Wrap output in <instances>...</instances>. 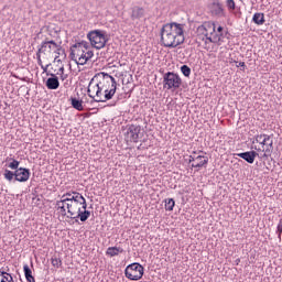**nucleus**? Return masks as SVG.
<instances>
[{
	"mask_svg": "<svg viewBox=\"0 0 282 282\" xmlns=\"http://www.w3.org/2000/svg\"><path fill=\"white\" fill-rule=\"evenodd\" d=\"M185 24L172 22L166 23L161 29V43L163 47H178L183 45L186 37H184Z\"/></svg>",
	"mask_w": 282,
	"mask_h": 282,
	"instance_id": "obj_1",
	"label": "nucleus"
},
{
	"mask_svg": "<svg viewBox=\"0 0 282 282\" xmlns=\"http://www.w3.org/2000/svg\"><path fill=\"white\" fill-rule=\"evenodd\" d=\"M97 76L101 78L97 85L99 86L100 94H102L104 102H107V100H111V98L116 96L118 82H116V78L108 73H99Z\"/></svg>",
	"mask_w": 282,
	"mask_h": 282,
	"instance_id": "obj_2",
	"label": "nucleus"
},
{
	"mask_svg": "<svg viewBox=\"0 0 282 282\" xmlns=\"http://www.w3.org/2000/svg\"><path fill=\"white\" fill-rule=\"evenodd\" d=\"M87 39L95 50H102V47L109 43V34L102 30H94L88 32Z\"/></svg>",
	"mask_w": 282,
	"mask_h": 282,
	"instance_id": "obj_3",
	"label": "nucleus"
},
{
	"mask_svg": "<svg viewBox=\"0 0 282 282\" xmlns=\"http://www.w3.org/2000/svg\"><path fill=\"white\" fill-rule=\"evenodd\" d=\"M124 275L130 281H140L144 276V267L138 262H133L126 268Z\"/></svg>",
	"mask_w": 282,
	"mask_h": 282,
	"instance_id": "obj_4",
	"label": "nucleus"
},
{
	"mask_svg": "<svg viewBox=\"0 0 282 282\" xmlns=\"http://www.w3.org/2000/svg\"><path fill=\"white\" fill-rule=\"evenodd\" d=\"M86 50H89V42L80 41L70 46V61H75L78 64L79 58H84ZM78 58V59H77Z\"/></svg>",
	"mask_w": 282,
	"mask_h": 282,
	"instance_id": "obj_5",
	"label": "nucleus"
},
{
	"mask_svg": "<svg viewBox=\"0 0 282 282\" xmlns=\"http://www.w3.org/2000/svg\"><path fill=\"white\" fill-rule=\"evenodd\" d=\"M164 89H180L182 87V77L174 72H167L163 75Z\"/></svg>",
	"mask_w": 282,
	"mask_h": 282,
	"instance_id": "obj_6",
	"label": "nucleus"
},
{
	"mask_svg": "<svg viewBox=\"0 0 282 282\" xmlns=\"http://www.w3.org/2000/svg\"><path fill=\"white\" fill-rule=\"evenodd\" d=\"M94 78L89 82L87 94L89 98H93L94 102H105L102 99V93H100V87L98 83L94 85Z\"/></svg>",
	"mask_w": 282,
	"mask_h": 282,
	"instance_id": "obj_7",
	"label": "nucleus"
},
{
	"mask_svg": "<svg viewBox=\"0 0 282 282\" xmlns=\"http://www.w3.org/2000/svg\"><path fill=\"white\" fill-rule=\"evenodd\" d=\"M140 131H142V127L138 124H128V129L126 132V138L129 142H138L140 140Z\"/></svg>",
	"mask_w": 282,
	"mask_h": 282,
	"instance_id": "obj_8",
	"label": "nucleus"
},
{
	"mask_svg": "<svg viewBox=\"0 0 282 282\" xmlns=\"http://www.w3.org/2000/svg\"><path fill=\"white\" fill-rule=\"evenodd\" d=\"M256 151L262 152L263 158H270L272 155V152L274 151V141H265L264 139L262 140V148H254Z\"/></svg>",
	"mask_w": 282,
	"mask_h": 282,
	"instance_id": "obj_9",
	"label": "nucleus"
},
{
	"mask_svg": "<svg viewBox=\"0 0 282 282\" xmlns=\"http://www.w3.org/2000/svg\"><path fill=\"white\" fill-rule=\"evenodd\" d=\"M56 47H58V44L54 40L46 39L37 51L39 54H45V52H56Z\"/></svg>",
	"mask_w": 282,
	"mask_h": 282,
	"instance_id": "obj_10",
	"label": "nucleus"
},
{
	"mask_svg": "<svg viewBox=\"0 0 282 282\" xmlns=\"http://www.w3.org/2000/svg\"><path fill=\"white\" fill-rule=\"evenodd\" d=\"M235 155H237V158H241V160H245V162H248V164H254V160L259 158V153L254 150L236 153Z\"/></svg>",
	"mask_w": 282,
	"mask_h": 282,
	"instance_id": "obj_11",
	"label": "nucleus"
},
{
	"mask_svg": "<svg viewBox=\"0 0 282 282\" xmlns=\"http://www.w3.org/2000/svg\"><path fill=\"white\" fill-rule=\"evenodd\" d=\"M30 175H32L30 169L20 167L19 170H15V182H28Z\"/></svg>",
	"mask_w": 282,
	"mask_h": 282,
	"instance_id": "obj_12",
	"label": "nucleus"
},
{
	"mask_svg": "<svg viewBox=\"0 0 282 282\" xmlns=\"http://www.w3.org/2000/svg\"><path fill=\"white\" fill-rule=\"evenodd\" d=\"M144 14H147L144 8L135 6L131 8L130 19L131 21H140V19H143Z\"/></svg>",
	"mask_w": 282,
	"mask_h": 282,
	"instance_id": "obj_13",
	"label": "nucleus"
},
{
	"mask_svg": "<svg viewBox=\"0 0 282 282\" xmlns=\"http://www.w3.org/2000/svg\"><path fill=\"white\" fill-rule=\"evenodd\" d=\"M66 199H68V202H75L76 204H79V206H82L84 209L87 208V200L85 199V196L78 192H73V197H68Z\"/></svg>",
	"mask_w": 282,
	"mask_h": 282,
	"instance_id": "obj_14",
	"label": "nucleus"
},
{
	"mask_svg": "<svg viewBox=\"0 0 282 282\" xmlns=\"http://www.w3.org/2000/svg\"><path fill=\"white\" fill-rule=\"evenodd\" d=\"M45 85L47 89H51V90L58 89V87H61V82L58 80V76H56L55 74H51V77L46 79Z\"/></svg>",
	"mask_w": 282,
	"mask_h": 282,
	"instance_id": "obj_15",
	"label": "nucleus"
},
{
	"mask_svg": "<svg viewBox=\"0 0 282 282\" xmlns=\"http://www.w3.org/2000/svg\"><path fill=\"white\" fill-rule=\"evenodd\" d=\"M83 210L79 207V212H77L75 216L70 217V219H80L83 223L87 221V219L91 217V212L87 210V208H83Z\"/></svg>",
	"mask_w": 282,
	"mask_h": 282,
	"instance_id": "obj_16",
	"label": "nucleus"
},
{
	"mask_svg": "<svg viewBox=\"0 0 282 282\" xmlns=\"http://www.w3.org/2000/svg\"><path fill=\"white\" fill-rule=\"evenodd\" d=\"M69 102H70L73 109H76V111H85V106H83L82 99H78L76 97H70Z\"/></svg>",
	"mask_w": 282,
	"mask_h": 282,
	"instance_id": "obj_17",
	"label": "nucleus"
},
{
	"mask_svg": "<svg viewBox=\"0 0 282 282\" xmlns=\"http://www.w3.org/2000/svg\"><path fill=\"white\" fill-rule=\"evenodd\" d=\"M90 58H94V51L88 48L85 51L84 56L78 58L77 65H87Z\"/></svg>",
	"mask_w": 282,
	"mask_h": 282,
	"instance_id": "obj_18",
	"label": "nucleus"
},
{
	"mask_svg": "<svg viewBox=\"0 0 282 282\" xmlns=\"http://www.w3.org/2000/svg\"><path fill=\"white\" fill-rule=\"evenodd\" d=\"M208 164V156L200 155V160H196L195 163H192V169H204Z\"/></svg>",
	"mask_w": 282,
	"mask_h": 282,
	"instance_id": "obj_19",
	"label": "nucleus"
},
{
	"mask_svg": "<svg viewBox=\"0 0 282 282\" xmlns=\"http://www.w3.org/2000/svg\"><path fill=\"white\" fill-rule=\"evenodd\" d=\"M67 202H69V199H67V198L56 202V208H57V210L61 212L62 217L67 216V209H65V204H67Z\"/></svg>",
	"mask_w": 282,
	"mask_h": 282,
	"instance_id": "obj_20",
	"label": "nucleus"
},
{
	"mask_svg": "<svg viewBox=\"0 0 282 282\" xmlns=\"http://www.w3.org/2000/svg\"><path fill=\"white\" fill-rule=\"evenodd\" d=\"M124 252V249L121 247H109L106 251V254L108 257H118V254H122Z\"/></svg>",
	"mask_w": 282,
	"mask_h": 282,
	"instance_id": "obj_21",
	"label": "nucleus"
},
{
	"mask_svg": "<svg viewBox=\"0 0 282 282\" xmlns=\"http://www.w3.org/2000/svg\"><path fill=\"white\" fill-rule=\"evenodd\" d=\"M79 207L80 206H76V205L72 204V202L66 204L67 213H68V215H70L69 216L70 218L78 215Z\"/></svg>",
	"mask_w": 282,
	"mask_h": 282,
	"instance_id": "obj_22",
	"label": "nucleus"
},
{
	"mask_svg": "<svg viewBox=\"0 0 282 282\" xmlns=\"http://www.w3.org/2000/svg\"><path fill=\"white\" fill-rule=\"evenodd\" d=\"M252 21L256 25H263V23H265V14L254 13L252 17Z\"/></svg>",
	"mask_w": 282,
	"mask_h": 282,
	"instance_id": "obj_23",
	"label": "nucleus"
},
{
	"mask_svg": "<svg viewBox=\"0 0 282 282\" xmlns=\"http://www.w3.org/2000/svg\"><path fill=\"white\" fill-rule=\"evenodd\" d=\"M23 271H24V276L28 282H36V280L34 279V275H32V269H30V265L24 264Z\"/></svg>",
	"mask_w": 282,
	"mask_h": 282,
	"instance_id": "obj_24",
	"label": "nucleus"
},
{
	"mask_svg": "<svg viewBox=\"0 0 282 282\" xmlns=\"http://www.w3.org/2000/svg\"><path fill=\"white\" fill-rule=\"evenodd\" d=\"M0 282H14L12 274L0 270Z\"/></svg>",
	"mask_w": 282,
	"mask_h": 282,
	"instance_id": "obj_25",
	"label": "nucleus"
},
{
	"mask_svg": "<svg viewBox=\"0 0 282 282\" xmlns=\"http://www.w3.org/2000/svg\"><path fill=\"white\" fill-rule=\"evenodd\" d=\"M4 180L8 182H12V180H17V171L12 172L10 170H4Z\"/></svg>",
	"mask_w": 282,
	"mask_h": 282,
	"instance_id": "obj_26",
	"label": "nucleus"
},
{
	"mask_svg": "<svg viewBox=\"0 0 282 282\" xmlns=\"http://www.w3.org/2000/svg\"><path fill=\"white\" fill-rule=\"evenodd\" d=\"M54 53L57 54L55 56V61H58V56H64V58H67V53H65V48H63L61 45L55 48Z\"/></svg>",
	"mask_w": 282,
	"mask_h": 282,
	"instance_id": "obj_27",
	"label": "nucleus"
},
{
	"mask_svg": "<svg viewBox=\"0 0 282 282\" xmlns=\"http://www.w3.org/2000/svg\"><path fill=\"white\" fill-rule=\"evenodd\" d=\"M11 160L12 162L9 163V169H11L12 171H19V164H21V162H19L18 160H14V159H7V162Z\"/></svg>",
	"mask_w": 282,
	"mask_h": 282,
	"instance_id": "obj_28",
	"label": "nucleus"
},
{
	"mask_svg": "<svg viewBox=\"0 0 282 282\" xmlns=\"http://www.w3.org/2000/svg\"><path fill=\"white\" fill-rule=\"evenodd\" d=\"M175 208V199L173 198H166L165 199V210H173Z\"/></svg>",
	"mask_w": 282,
	"mask_h": 282,
	"instance_id": "obj_29",
	"label": "nucleus"
},
{
	"mask_svg": "<svg viewBox=\"0 0 282 282\" xmlns=\"http://www.w3.org/2000/svg\"><path fill=\"white\" fill-rule=\"evenodd\" d=\"M51 263L53 268H61L63 265V261L61 260V258H56V257H53L51 259Z\"/></svg>",
	"mask_w": 282,
	"mask_h": 282,
	"instance_id": "obj_30",
	"label": "nucleus"
},
{
	"mask_svg": "<svg viewBox=\"0 0 282 282\" xmlns=\"http://www.w3.org/2000/svg\"><path fill=\"white\" fill-rule=\"evenodd\" d=\"M181 72H182L183 76H185V78L191 77V68L188 67V65L181 66Z\"/></svg>",
	"mask_w": 282,
	"mask_h": 282,
	"instance_id": "obj_31",
	"label": "nucleus"
},
{
	"mask_svg": "<svg viewBox=\"0 0 282 282\" xmlns=\"http://www.w3.org/2000/svg\"><path fill=\"white\" fill-rule=\"evenodd\" d=\"M203 25H206L207 33L213 35V33L215 32V23L205 22V23H203Z\"/></svg>",
	"mask_w": 282,
	"mask_h": 282,
	"instance_id": "obj_32",
	"label": "nucleus"
},
{
	"mask_svg": "<svg viewBox=\"0 0 282 282\" xmlns=\"http://www.w3.org/2000/svg\"><path fill=\"white\" fill-rule=\"evenodd\" d=\"M197 160H202V155H197V152H193V154L189 155L188 163L195 164V162H197Z\"/></svg>",
	"mask_w": 282,
	"mask_h": 282,
	"instance_id": "obj_33",
	"label": "nucleus"
},
{
	"mask_svg": "<svg viewBox=\"0 0 282 282\" xmlns=\"http://www.w3.org/2000/svg\"><path fill=\"white\" fill-rule=\"evenodd\" d=\"M207 26L206 25H204V24H202V25H199L198 28H197V32L199 33V34H202L203 36H208V31H207V29H206Z\"/></svg>",
	"mask_w": 282,
	"mask_h": 282,
	"instance_id": "obj_34",
	"label": "nucleus"
},
{
	"mask_svg": "<svg viewBox=\"0 0 282 282\" xmlns=\"http://www.w3.org/2000/svg\"><path fill=\"white\" fill-rule=\"evenodd\" d=\"M216 8L214 9L215 14H224V8L221 7V3H216Z\"/></svg>",
	"mask_w": 282,
	"mask_h": 282,
	"instance_id": "obj_35",
	"label": "nucleus"
},
{
	"mask_svg": "<svg viewBox=\"0 0 282 282\" xmlns=\"http://www.w3.org/2000/svg\"><path fill=\"white\" fill-rule=\"evenodd\" d=\"M276 235L278 238L281 239V235H282V218L279 220L278 227H276Z\"/></svg>",
	"mask_w": 282,
	"mask_h": 282,
	"instance_id": "obj_36",
	"label": "nucleus"
},
{
	"mask_svg": "<svg viewBox=\"0 0 282 282\" xmlns=\"http://www.w3.org/2000/svg\"><path fill=\"white\" fill-rule=\"evenodd\" d=\"M254 142L262 145L263 144V134H257L254 137Z\"/></svg>",
	"mask_w": 282,
	"mask_h": 282,
	"instance_id": "obj_37",
	"label": "nucleus"
},
{
	"mask_svg": "<svg viewBox=\"0 0 282 282\" xmlns=\"http://www.w3.org/2000/svg\"><path fill=\"white\" fill-rule=\"evenodd\" d=\"M227 8L229 10H235L236 8L235 0H227Z\"/></svg>",
	"mask_w": 282,
	"mask_h": 282,
	"instance_id": "obj_38",
	"label": "nucleus"
},
{
	"mask_svg": "<svg viewBox=\"0 0 282 282\" xmlns=\"http://www.w3.org/2000/svg\"><path fill=\"white\" fill-rule=\"evenodd\" d=\"M237 67H242L241 72L246 70V62H237L235 61Z\"/></svg>",
	"mask_w": 282,
	"mask_h": 282,
	"instance_id": "obj_39",
	"label": "nucleus"
},
{
	"mask_svg": "<svg viewBox=\"0 0 282 282\" xmlns=\"http://www.w3.org/2000/svg\"><path fill=\"white\" fill-rule=\"evenodd\" d=\"M273 137H274V134H262L263 140L269 141V142H274L272 140Z\"/></svg>",
	"mask_w": 282,
	"mask_h": 282,
	"instance_id": "obj_40",
	"label": "nucleus"
},
{
	"mask_svg": "<svg viewBox=\"0 0 282 282\" xmlns=\"http://www.w3.org/2000/svg\"><path fill=\"white\" fill-rule=\"evenodd\" d=\"M36 58H37V64L40 65V67H43V61L41 59V53H39V51L36 52Z\"/></svg>",
	"mask_w": 282,
	"mask_h": 282,
	"instance_id": "obj_41",
	"label": "nucleus"
},
{
	"mask_svg": "<svg viewBox=\"0 0 282 282\" xmlns=\"http://www.w3.org/2000/svg\"><path fill=\"white\" fill-rule=\"evenodd\" d=\"M206 39V41H209V43L216 42V40H213V36L210 35V33L207 34V36H204Z\"/></svg>",
	"mask_w": 282,
	"mask_h": 282,
	"instance_id": "obj_42",
	"label": "nucleus"
},
{
	"mask_svg": "<svg viewBox=\"0 0 282 282\" xmlns=\"http://www.w3.org/2000/svg\"><path fill=\"white\" fill-rule=\"evenodd\" d=\"M213 40H216V42H213V43H219V41H221V37L219 35H215L212 37Z\"/></svg>",
	"mask_w": 282,
	"mask_h": 282,
	"instance_id": "obj_43",
	"label": "nucleus"
},
{
	"mask_svg": "<svg viewBox=\"0 0 282 282\" xmlns=\"http://www.w3.org/2000/svg\"><path fill=\"white\" fill-rule=\"evenodd\" d=\"M63 75V74H65V67H61L59 69H58V73H57V75Z\"/></svg>",
	"mask_w": 282,
	"mask_h": 282,
	"instance_id": "obj_44",
	"label": "nucleus"
},
{
	"mask_svg": "<svg viewBox=\"0 0 282 282\" xmlns=\"http://www.w3.org/2000/svg\"><path fill=\"white\" fill-rule=\"evenodd\" d=\"M74 206H80V203H76L75 200H68Z\"/></svg>",
	"mask_w": 282,
	"mask_h": 282,
	"instance_id": "obj_45",
	"label": "nucleus"
},
{
	"mask_svg": "<svg viewBox=\"0 0 282 282\" xmlns=\"http://www.w3.org/2000/svg\"><path fill=\"white\" fill-rule=\"evenodd\" d=\"M217 32H219V33L224 32V26H218Z\"/></svg>",
	"mask_w": 282,
	"mask_h": 282,
	"instance_id": "obj_46",
	"label": "nucleus"
},
{
	"mask_svg": "<svg viewBox=\"0 0 282 282\" xmlns=\"http://www.w3.org/2000/svg\"><path fill=\"white\" fill-rule=\"evenodd\" d=\"M47 67H50V65H46V66H41V68L43 69V72H47Z\"/></svg>",
	"mask_w": 282,
	"mask_h": 282,
	"instance_id": "obj_47",
	"label": "nucleus"
},
{
	"mask_svg": "<svg viewBox=\"0 0 282 282\" xmlns=\"http://www.w3.org/2000/svg\"><path fill=\"white\" fill-rule=\"evenodd\" d=\"M62 80H65V78H67V75L63 74V75H59Z\"/></svg>",
	"mask_w": 282,
	"mask_h": 282,
	"instance_id": "obj_48",
	"label": "nucleus"
},
{
	"mask_svg": "<svg viewBox=\"0 0 282 282\" xmlns=\"http://www.w3.org/2000/svg\"><path fill=\"white\" fill-rule=\"evenodd\" d=\"M66 197H73L72 193H66Z\"/></svg>",
	"mask_w": 282,
	"mask_h": 282,
	"instance_id": "obj_49",
	"label": "nucleus"
},
{
	"mask_svg": "<svg viewBox=\"0 0 282 282\" xmlns=\"http://www.w3.org/2000/svg\"><path fill=\"white\" fill-rule=\"evenodd\" d=\"M67 198H68V197H67V195H65V194L62 196V199H67Z\"/></svg>",
	"mask_w": 282,
	"mask_h": 282,
	"instance_id": "obj_50",
	"label": "nucleus"
},
{
	"mask_svg": "<svg viewBox=\"0 0 282 282\" xmlns=\"http://www.w3.org/2000/svg\"><path fill=\"white\" fill-rule=\"evenodd\" d=\"M240 261H241L240 259H237V260H236L237 265H239V262H240Z\"/></svg>",
	"mask_w": 282,
	"mask_h": 282,
	"instance_id": "obj_51",
	"label": "nucleus"
}]
</instances>
